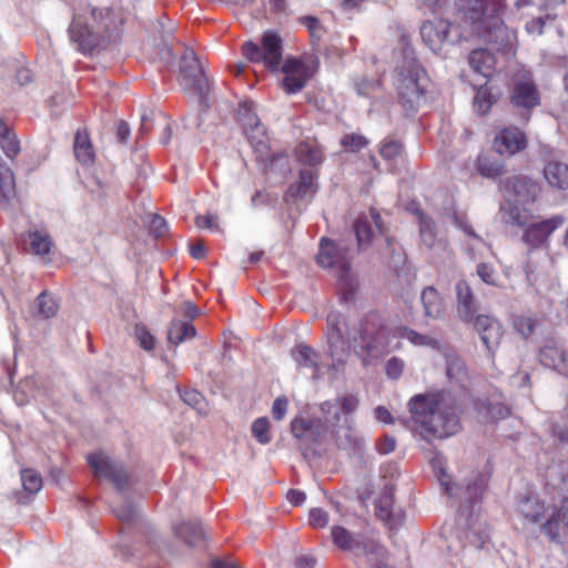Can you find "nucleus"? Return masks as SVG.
I'll return each mask as SVG.
<instances>
[{
  "label": "nucleus",
  "instance_id": "473e14b6",
  "mask_svg": "<svg viewBox=\"0 0 568 568\" xmlns=\"http://www.w3.org/2000/svg\"><path fill=\"white\" fill-rule=\"evenodd\" d=\"M16 197V183L13 173L0 158V204L10 205Z\"/></svg>",
  "mask_w": 568,
  "mask_h": 568
},
{
  "label": "nucleus",
  "instance_id": "9b49d317",
  "mask_svg": "<svg viewBox=\"0 0 568 568\" xmlns=\"http://www.w3.org/2000/svg\"><path fill=\"white\" fill-rule=\"evenodd\" d=\"M318 65V60L314 55L304 59L288 58L280 68L285 77L283 79L284 90L290 93L300 92L306 81L314 74Z\"/></svg>",
  "mask_w": 568,
  "mask_h": 568
},
{
  "label": "nucleus",
  "instance_id": "2f4dec72",
  "mask_svg": "<svg viewBox=\"0 0 568 568\" xmlns=\"http://www.w3.org/2000/svg\"><path fill=\"white\" fill-rule=\"evenodd\" d=\"M291 356L298 367L320 371V354L311 346L301 343L291 351Z\"/></svg>",
  "mask_w": 568,
  "mask_h": 568
},
{
  "label": "nucleus",
  "instance_id": "cd10ccee",
  "mask_svg": "<svg viewBox=\"0 0 568 568\" xmlns=\"http://www.w3.org/2000/svg\"><path fill=\"white\" fill-rule=\"evenodd\" d=\"M420 303L425 317L439 320L445 314V303L434 286L425 287L420 293Z\"/></svg>",
  "mask_w": 568,
  "mask_h": 568
},
{
  "label": "nucleus",
  "instance_id": "aec40b11",
  "mask_svg": "<svg viewBox=\"0 0 568 568\" xmlns=\"http://www.w3.org/2000/svg\"><path fill=\"white\" fill-rule=\"evenodd\" d=\"M327 423L332 427V433L339 448L351 449L355 454L363 453L365 447L364 439L357 435L352 417H343V420L339 423L328 418Z\"/></svg>",
  "mask_w": 568,
  "mask_h": 568
},
{
  "label": "nucleus",
  "instance_id": "864d4df0",
  "mask_svg": "<svg viewBox=\"0 0 568 568\" xmlns=\"http://www.w3.org/2000/svg\"><path fill=\"white\" fill-rule=\"evenodd\" d=\"M378 85L379 83L377 81L367 79L366 77L354 79V89L359 97L371 95Z\"/></svg>",
  "mask_w": 568,
  "mask_h": 568
},
{
  "label": "nucleus",
  "instance_id": "680f3d73",
  "mask_svg": "<svg viewBox=\"0 0 568 568\" xmlns=\"http://www.w3.org/2000/svg\"><path fill=\"white\" fill-rule=\"evenodd\" d=\"M342 144L347 151L356 152L367 144V140L363 135L351 134L343 138Z\"/></svg>",
  "mask_w": 568,
  "mask_h": 568
},
{
  "label": "nucleus",
  "instance_id": "e2e57ef3",
  "mask_svg": "<svg viewBox=\"0 0 568 568\" xmlns=\"http://www.w3.org/2000/svg\"><path fill=\"white\" fill-rule=\"evenodd\" d=\"M149 231L155 236L161 237L168 232L166 221L156 214L151 215L149 221Z\"/></svg>",
  "mask_w": 568,
  "mask_h": 568
},
{
  "label": "nucleus",
  "instance_id": "72a5a7b5",
  "mask_svg": "<svg viewBox=\"0 0 568 568\" xmlns=\"http://www.w3.org/2000/svg\"><path fill=\"white\" fill-rule=\"evenodd\" d=\"M377 517L387 523H393L394 517V488L390 485H386L381 491L375 504Z\"/></svg>",
  "mask_w": 568,
  "mask_h": 568
},
{
  "label": "nucleus",
  "instance_id": "4be33fe9",
  "mask_svg": "<svg viewBox=\"0 0 568 568\" xmlns=\"http://www.w3.org/2000/svg\"><path fill=\"white\" fill-rule=\"evenodd\" d=\"M452 24L447 20L438 19L425 21L420 27V36L425 44L437 52L446 42H454L450 38Z\"/></svg>",
  "mask_w": 568,
  "mask_h": 568
},
{
  "label": "nucleus",
  "instance_id": "bb28decb",
  "mask_svg": "<svg viewBox=\"0 0 568 568\" xmlns=\"http://www.w3.org/2000/svg\"><path fill=\"white\" fill-rule=\"evenodd\" d=\"M539 361L542 366L559 371L568 361L555 338H546L539 349Z\"/></svg>",
  "mask_w": 568,
  "mask_h": 568
},
{
  "label": "nucleus",
  "instance_id": "dca6fc26",
  "mask_svg": "<svg viewBox=\"0 0 568 568\" xmlns=\"http://www.w3.org/2000/svg\"><path fill=\"white\" fill-rule=\"evenodd\" d=\"M438 478L450 497H460L470 505H475L486 489V478L480 473H473L460 486L452 484L448 474L443 468L439 469Z\"/></svg>",
  "mask_w": 568,
  "mask_h": 568
},
{
  "label": "nucleus",
  "instance_id": "2eb2a0df",
  "mask_svg": "<svg viewBox=\"0 0 568 568\" xmlns=\"http://www.w3.org/2000/svg\"><path fill=\"white\" fill-rule=\"evenodd\" d=\"M456 9L474 33L487 21V16L503 11L504 4L501 0H456Z\"/></svg>",
  "mask_w": 568,
  "mask_h": 568
},
{
  "label": "nucleus",
  "instance_id": "79ce46f5",
  "mask_svg": "<svg viewBox=\"0 0 568 568\" xmlns=\"http://www.w3.org/2000/svg\"><path fill=\"white\" fill-rule=\"evenodd\" d=\"M30 246L32 252L39 256H45L50 253L52 246L51 236L44 231H32L29 233Z\"/></svg>",
  "mask_w": 568,
  "mask_h": 568
},
{
  "label": "nucleus",
  "instance_id": "09e8293b",
  "mask_svg": "<svg viewBox=\"0 0 568 568\" xmlns=\"http://www.w3.org/2000/svg\"><path fill=\"white\" fill-rule=\"evenodd\" d=\"M21 481L26 491L36 494L42 488V478L33 469L26 468L21 470Z\"/></svg>",
  "mask_w": 568,
  "mask_h": 568
},
{
  "label": "nucleus",
  "instance_id": "7c9ffc66",
  "mask_svg": "<svg viewBox=\"0 0 568 568\" xmlns=\"http://www.w3.org/2000/svg\"><path fill=\"white\" fill-rule=\"evenodd\" d=\"M517 508L523 517L530 523H538L546 514L544 503L536 495L524 496Z\"/></svg>",
  "mask_w": 568,
  "mask_h": 568
},
{
  "label": "nucleus",
  "instance_id": "f8f14e48",
  "mask_svg": "<svg viewBox=\"0 0 568 568\" xmlns=\"http://www.w3.org/2000/svg\"><path fill=\"white\" fill-rule=\"evenodd\" d=\"M353 256V250L345 242H334L328 239L321 240L317 262L322 267L334 268L341 276H344L349 271Z\"/></svg>",
  "mask_w": 568,
  "mask_h": 568
},
{
  "label": "nucleus",
  "instance_id": "338daca9",
  "mask_svg": "<svg viewBox=\"0 0 568 568\" xmlns=\"http://www.w3.org/2000/svg\"><path fill=\"white\" fill-rule=\"evenodd\" d=\"M217 216L214 214L197 215L195 217V225L199 229H217Z\"/></svg>",
  "mask_w": 568,
  "mask_h": 568
},
{
  "label": "nucleus",
  "instance_id": "0e129e2a",
  "mask_svg": "<svg viewBox=\"0 0 568 568\" xmlns=\"http://www.w3.org/2000/svg\"><path fill=\"white\" fill-rule=\"evenodd\" d=\"M287 408H288V400H287V398L285 396H278L273 402V406H272L273 417L276 420H282L285 417L286 413H287Z\"/></svg>",
  "mask_w": 568,
  "mask_h": 568
},
{
  "label": "nucleus",
  "instance_id": "774afa93",
  "mask_svg": "<svg viewBox=\"0 0 568 568\" xmlns=\"http://www.w3.org/2000/svg\"><path fill=\"white\" fill-rule=\"evenodd\" d=\"M467 538L469 539V544L477 549L484 548L489 540V536L487 534H478L475 529H470L467 532Z\"/></svg>",
  "mask_w": 568,
  "mask_h": 568
},
{
  "label": "nucleus",
  "instance_id": "b1692460",
  "mask_svg": "<svg viewBox=\"0 0 568 568\" xmlns=\"http://www.w3.org/2000/svg\"><path fill=\"white\" fill-rule=\"evenodd\" d=\"M494 146L501 155H514L527 146V140L519 129L507 128L496 135Z\"/></svg>",
  "mask_w": 568,
  "mask_h": 568
},
{
  "label": "nucleus",
  "instance_id": "13d9d810",
  "mask_svg": "<svg viewBox=\"0 0 568 568\" xmlns=\"http://www.w3.org/2000/svg\"><path fill=\"white\" fill-rule=\"evenodd\" d=\"M514 328L523 337L527 338L534 332V321L526 316H516L513 322Z\"/></svg>",
  "mask_w": 568,
  "mask_h": 568
},
{
  "label": "nucleus",
  "instance_id": "4d7b16f0",
  "mask_svg": "<svg viewBox=\"0 0 568 568\" xmlns=\"http://www.w3.org/2000/svg\"><path fill=\"white\" fill-rule=\"evenodd\" d=\"M403 152V146L397 141H385L379 150L381 155L385 160H395L396 158L400 156Z\"/></svg>",
  "mask_w": 568,
  "mask_h": 568
},
{
  "label": "nucleus",
  "instance_id": "a19ab883",
  "mask_svg": "<svg viewBox=\"0 0 568 568\" xmlns=\"http://www.w3.org/2000/svg\"><path fill=\"white\" fill-rule=\"evenodd\" d=\"M296 155L301 162L307 165H317L322 162V150L313 143L303 142L296 149Z\"/></svg>",
  "mask_w": 568,
  "mask_h": 568
},
{
  "label": "nucleus",
  "instance_id": "423d86ee",
  "mask_svg": "<svg viewBox=\"0 0 568 568\" xmlns=\"http://www.w3.org/2000/svg\"><path fill=\"white\" fill-rule=\"evenodd\" d=\"M239 116L242 121L244 132L254 152L256 153L257 160L272 166L275 161L284 158L282 153H273L268 145V138L265 128L260 123L257 115L253 110V102L245 101L240 103Z\"/></svg>",
  "mask_w": 568,
  "mask_h": 568
},
{
  "label": "nucleus",
  "instance_id": "20e7f679",
  "mask_svg": "<svg viewBox=\"0 0 568 568\" xmlns=\"http://www.w3.org/2000/svg\"><path fill=\"white\" fill-rule=\"evenodd\" d=\"M428 77L410 47L402 50L395 69L398 102L407 115H414L426 101Z\"/></svg>",
  "mask_w": 568,
  "mask_h": 568
},
{
  "label": "nucleus",
  "instance_id": "6e6d98bb",
  "mask_svg": "<svg viewBox=\"0 0 568 568\" xmlns=\"http://www.w3.org/2000/svg\"><path fill=\"white\" fill-rule=\"evenodd\" d=\"M134 335L140 343V346L145 351L154 348L155 341L153 335L146 329L144 325H135Z\"/></svg>",
  "mask_w": 568,
  "mask_h": 568
},
{
  "label": "nucleus",
  "instance_id": "69168bd1",
  "mask_svg": "<svg viewBox=\"0 0 568 568\" xmlns=\"http://www.w3.org/2000/svg\"><path fill=\"white\" fill-rule=\"evenodd\" d=\"M454 224L459 227L465 234L476 239L480 240V237L476 234V232L473 230L471 225L468 223L466 216L458 215L454 213L452 215Z\"/></svg>",
  "mask_w": 568,
  "mask_h": 568
},
{
  "label": "nucleus",
  "instance_id": "5701e85b",
  "mask_svg": "<svg viewBox=\"0 0 568 568\" xmlns=\"http://www.w3.org/2000/svg\"><path fill=\"white\" fill-rule=\"evenodd\" d=\"M510 101L515 106L527 110L539 104V93L530 77H524V79L515 81Z\"/></svg>",
  "mask_w": 568,
  "mask_h": 568
},
{
  "label": "nucleus",
  "instance_id": "412c9836",
  "mask_svg": "<svg viewBox=\"0 0 568 568\" xmlns=\"http://www.w3.org/2000/svg\"><path fill=\"white\" fill-rule=\"evenodd\" d=\"M564 223L561 216L531 223L524 230L523 241L531 248H540L547 245L551 234Z\"/></svg>",
  "mask_w": 568,
  "mask_h": 568
},
{
  "label": "nucleus",
  "instance_id": "39448f33",
  "mask_svg": "<svg viewBox=\"0 0 568 568\" xmlns=\"http://www.w3.org/2000/svg\"><path fill=\"white\" fill-rule=\"evenodd\" d=\"M546 493L554 501L560 500L561 506L552 509L541 530L551 541L560 542L568 536V476H561L557 467L547 470Z\"/></svg>",
  "mask_w": 568,
  "mask_h": 568
},
{
  "label": "nucleus",
  "instance_id": "a211bd4d",
  "mask_svg": "<svg viewBox=\"0 0 568 568\" xmlns=\"http://www.w3.org/2000/svg\"><path fill=\"white\" fill-rule=\"evenodd\" d=\"M326 427L320 418L295 417L291 422V433L301 449H310L324 436Z\"/></svg>",
  "mask_w": 568,
  "mask_h": 568
},
{
  "label": "nucleus",
  "instance_id": "f3484780",
  "mask_svg": "<svg viewBox=\"0 0 568 568\" xmlns=\"http://www.w3.org/2000/svg\"><path fill=\"white\" fill-rule=\"evenodd\" d=\"M88 463L97 476L109 479L118 489L126 487L129 475L122 463L104 453L89 455Z\"/></svg>",
  "mask_w": 568,
  "mask_h": 568
},
{
  "label": "nucleus",
  "instance_id": "c03bdc74",
  "mask_svg": "<svg viewBox=\"0 0 568 568\" xmlns=\"http://www.w3.org/2000/svg\"><path fill=\"white\" fill-rule=\"evenodd\" d=\"M496 102V98L491 94L487 87H480L474 98V108L477 113L486 114L491 105Z\"/></svg>",
  "mask_w": 568,
  "mask_h": 568
},
{
  "label": "nucleus",
  "instance_id": "a878e982",
  "mask_svg": "<svg viewBox=\"0 0 568 568\" xmlns=\"http://www.w3.org/2000/svg\"><path fill=\"white\" fill-rule=\"evenodd\" d=\"M544 161L542 174L547 184L555 190H568V164L552 155Z\"/></svg>",
  "mask_w": 568,
  "mask_h": 568
},
{
  "label": "nucleus",
  "instance_id": "4468645a",
  "mask_svg": "<svg viewBox=\"0 0 568 568\" xmlns=\"http://www.w3.org/2000/svg\"><path fill=\"white\" fill-rule=\"evenodd\" d=\"M501 13L503 11H499L487 16V21L478 27L474 33H476L481 40L493 44L496 50L509 51L513 49L516 40V33L505 26L501 20Z\"/></svg>",
  "mask_w": 568,
  "mask_h": 568
},
{
  "label": "nucleus",
  "instance_id": "37998d69",
  "mask_svg": "<svg viewBox=\"0 0 568 568\" xmlns=\"http://www.w3.org/2000/svg\"><path fill=\"white\" fill-rule=\"evenodd\" d=\"M36 307L38 311V314L41 315L44 318H50L57 315L59 305L54 298V296L43 291L36 301Z\"/></svg>",
  "mask_w": 568,
  "mask_h": 568
},
{
  "label": "nucleus",
  "instance_id": "49530a36",
  "mask_svg": "<svg viewBox=\"0 0 568 568\" xmlns=\"http://www.w3.org/2000/svg\"><path fill=\"white\" fill-rule=\"evenodd\" d=\"M419 233L422 242L429 248L436 244V227L430 217L422 215L419 217Z\"/></svg>",
  "mask_w": 568,
  "mask_h": 568
},
{
  "label": "nucleus",
  "instance_id": "ea45409f",
  "mask_svg": "<svg viewBox=\"0 0 568 568\" xmlns=\"http://www.w3.org/2000/svg\"><path fill=\"white\" fill-rule=\"evenodd\" d=\"M446 375L452 383L463 384L467 376V371L464 361L459 356H446Z\"/></svg>",
  "mask_w": 568,
  "mask_h": 568
},
{
  "label": "nucleus",
  "instance_id": "9d476101",
  "mask_svg": "<svg viewBox=\"0 0 568 568\" xmlns=\"http://www.w3.org/2000/svg\"><path fill=\"white\" fill-rule=\"evenodd\" d=\"M333 544L341 550L351 551L356 556H376L379 559L385 554V548L373 539H365L361 534L352 532L343 526L331 528Z\"/></svg>",
  "mask_w": 568,
  "mask_h": 568
},
{
  "label": "nucleus",
  "instance_id": "5fc2aeb1",
  "mask_svg": "<svg viewBox=\"0 0 568 568\" xmlns=\"http://www.w3.org/2000/svg\"><path fill=\"white\" fill-rule=\"evenodd\" d=\"M477 275L480 280L488 285H498V275L493 265L488 263H480L477 265Z\"/></svg>",
  "mask_w": 568,
  "mask_h": 568
},
{
  "label": "nucleus",
  "instance_id": "bf43d9fd",
  "mask_svg": "<svg viewBox=\"0 0 568 568\" xmlns=\"http://www.w3.org/2000/svg\"><path fill=\"white\" fill-rule=\"evenodd\" d=\"M404 361L398 357L389 358L385 364V372L388 378L398 379L404 371Z\"/></svg>",
  "mask_w": 568,
  "mask_h": 568
},
{
  "label": "nucleus",
  "instance_id": "c756f323",
  "mask_svg": "<svg viewBox=\"0 0 568 568\" xmlns=\"http://www.w3.org/2000/svg\"><path fill=\"white\" fill-rule=\"evenodd\" d=\"M468 62L476 73L489 78L495 70L496 58L489 50L480 48L470 52Z\"/></svg>",
  "mask_w": 568,
  "mask_h": 568
},
{
  "label": "nucleus",
  "instance_id": "f257e3e1",
  "mask_svg": "<svg viewBox=\"0 0 568 568\" xmlns=\"http://www.w3.org/2000/svg\"><path fill=\"white\" fill-rule=\"evenodd\" d=\"M413 430L429 440L448 438L462 429L457 400L448 393L418 394L409 399Z\"/></svg>",
  "mask_w": 568,
  "mask_h": 568
},
{
  "label": "nucleus",
  "instance_id": "a18cd8bd",
  "mask_svg": "<svg viewBox=\"0 0 568 568\" xmlns=\"http://www.w3.org/2000/svg\"><path fill=\"white\" fill-rule=\"evenodd\" d=\"M158 26L163 33V37H162L163 43L161 44L160 50H159V60L165 65L173 64V62H174L173 51L166 41L169 36L172 34L173 28L172 27L166 28L162 21H158Z\"/></svg>",
  "mask_w": 568,
  "mask_h": 568
},
{
  "label": "nucleus",
  "instance_id": "6ab92c4d",
  "mask_svg": "<svg viewBox=\"0 0 568 568\" xmlns=\"http://www.w3.org/2000/svg\"><path fill=\"white\" fill-rule=\"evenodd\" d=\"M456 316L458 321L468 325L480 314L479 302L476 298L470 285L465 280H459L455 285Z\"/></svg>",
  "mask_w": 568,
  "mask_h": 568
},
{
  "label": "nucleus",
  "instance_id": "c9c22d12",
  "mask_svg": "<svg viewBox=\"0 0 568 568\" xmlns=\"http://www.w3.org/2000/svg\"><path fill=\"white\" fill-rule=\"evenodd\" d=\"M196 335L195 327L190 322L173 320L168 329V341L173 345H179Z\"/></svg>",
  "mask_w": 568,
  "mask_h": 568
},
{
  "label": "nucleus",
  "instance_id": "f704fd0d",
  "mask_svg": "<svg viewBox=\"0 0 568 568\" xmlns=\"http://www.w3.org/2000/svg\"><path fill=\"white\" fill-rule=\"evenodd\" d=\"M73 151L77 161L82 165H90L93 163L94 151L88 133L81 131L75 133Z\"/></svg>",
  "mask_w": 568,
  "mask_h": 568
},
{
  "label": "nucleus",
  "instance_id": "3c124183",
  "mask_svg": "<svg viewBox=\"0 0 568 568\" xmlns=\"http://www.w3.org/2000/svg\"><path fill=\"white\" fill-rule=\"evenodd\" d=\"M113 514L120 520L131 523L139 516V510L130 500H123L120 506L113 508Z\"/></svg>",
  "mask_w": 568,
  "mask_h": 568
},
{
  "label": "nucleus",
  "instance_id": "f03ea898",
  "mask_svg": "<svg viewBox=\"0 0 568 568\" xmlns=\"http://www.w3.org/2000/svg\"><path fill=\"white\" fill-rule=\"evenodd\" d=\"M326 342L327 355L333 361L332 367L335 371L346 363L349 356V349L355 352L359 348L362 352L371 355H377L385 349L382 342L384 331H374L367 324L362 322H351L344 314L332 311L326 318Z\"/></svg>",
  "mask_w": 568,
  "mask_h": 568
},
{
  "label": "nucleus",
  "instance_id": "e433bc0d",
  "mask_svg": "<svg viewBox=\"0 0 568 568\" xmlns=\"http://www.w3.org/2000/svg\"><path fill=\"white\" fill-rule=\"evenodd\" d=\"M317 174L313 169H304L300 172V180L295 186V194L301 199L312 197L317 191ZM294 186L291 187V191Z\"/></svg>",
  "mask_w": 568,
  "mask_h": 568
},
{
  "label": "nucleus",
  "instance_id": "8fccbe9b",
  "mask_svg": "<svg viewBox=\"0 0 568 568\" xmlns=\"http://www.w3.org/2000/svg\"><path fill=\"white\" fill-rule=\"evenodd\" d=\"M268 427L270 424L266 417H260L252 424V434L262 445L268 444L272 439Z\"/></svg>",
  "mask_w": 568,
  "mask_h": 568
},
{
  "label": "nucleus",
  "instance_id": "1a4fd4ad",
  "mask_svg": "<svg viewBox=\"0 0 568 568\" xmlns=\"http://www.w3.org/2000/svg\"><path fill=\"white\" fill-rule=\"evenodd\" d=\"M242 52L251 62H263L267 69L277 71L282 63V39L275 31L267 30L262 37V47L248 41L243 44Z\"/></svg>",
  "mask_w": 568,
  "mask_h": 568
},
{
  "label": "nucleus",
  "instance_id": "4c0bfd02",
  "mask_svg": "<svg viewBox=\"0 0 568 568\" xmlns=\"http://www.w3.org/2000/svg\"><path fill=\"white\" fill-rule=\"evenodd\" d=\"M0 145L9 159H14L20 152V144L17 135L11 131L3 120L0 119Z\"/></svg>",
  "mask_w": 568,
  "mask_h": 568
},
{
  "label": "nucleus",
  "instance_id": "6e6552de",
  "mask_svg": "<svg viewBox=\"0 0 568 568\" xmlns=\"http://www.w3.org/2000/svg\"><path fill=\"white\" fill-rule=\"evenodd\" d=\"M513 197H508L499 209L501 220L506 224L526 226V215L523 205L534 201L536 196V184L525 176L515 178L511 182Z\"/></svg>",
  "mask_w": 568,
  "mask_h": 568
},
{
  "label": "nucleus",
  "instance_id": "7ed1b4c3",
  "mask_svg": "<svg viewBox=\"0 0 568 568\" xmlns=\"http://www.w3.org/2000/svg\"><path fill=\"white\" fill-rule=\"evenodd\" d=\"M121 22V19L108 8L91 9L90 18L74 13L69 27L70 41L81 53H91L120 39Z\"/></svg>",
  "mask_w": 568,
  "mask_h": 568
},
{
  "label": "nucleus",
  "instance_id": "de8ad7c7",
  "mask_svg": "<svg viewBox=\"0 0 568 568\" xmlns=\"http://www.w3.org/2000/svg\"><path fill=\"white\" fill-rule=\"evenodd\" d=\"M180 396L186 405L194 408L199 414L205 415L207 413L206 402L200 392L190 389L181 393Z\"/></svg>",
  "mask_w": 568,
  "mask_h": 568
},
{
  "label": "nucleus",
  "instance_id": "0eeeda50",
  "mask_svg": "<svg viewBox=\"0 0 568 568\" xmlns=\"http://www.w3.org/2000/svg\"><path fill=\"white\" fill-rule=\"evenodd\" d=\"M180 84L185 91H193L200 97L201 111L209 109V81L203 64L191 48H185L180 61Z\"/></svg>",
  "mask_w": 568,
  "mask_h": 568
},
{
  "label": "nucleus",
  "instance_id": "603ef678",
  "mask_svg": "<svg viewBox=\"0 0 568 568\" xmlns=\"http://www.w3.org/2000/svg\"><path fill=\"white\" fill-rule=\"evenodd\" d=\"M354 231L359 247L366 246L371 243L373 230L366 220H357L354 225Z\"/></svg>",
  "mask_w": 568,
  "mask_h": 568
},
{
  "label": "nucleus",
  "instance_id": "ddd939ff",
  "mask_svg": "<svg viewBox=\"0 0 568 568\" xmlns=\"http://www.w3.org/2000/svg\"><path fill=\"white\" fill-rule=\"evenodd\" d=\"M479 336L483 346L486 349L487 357L494 362L497 349L505 335L503 323L491 314L479 315L475 321L468 324Z\"/></svg>",
  "mask_w": 568,
  "mask_h": 568
},
{
  "label": "nucleus",
  "instance_id": "58836bf2",
  "mask_svg": "<svg viewBox=\"0 0 568 568\" xmlns=\"http://www.w3.org/2000/svg\"><path fill=\"white\" fill-rule=\"evenodd\" d=\"M397 335L403 339H407L415 346H426L434 349L439 347V343L436 338H433L429 335L420 334L406 326L399 327L397 331Z\"/></svg>",
  "mask_w": 568,
  "mask_h": 568
},
{
  "label": "nucleus",
  "instance_id": "393cba45",
  "mask_svg": "<svg viewBox=\"0 0 568 568\" xmlns=\"http://www.w3.org/2000/svg\"><path fill=\"white\" fill-rule=\"evenodd\" d=\"M358 407V398L354 395H346L335 400H326L321 404V412L326 416V420L339 423L343 417H351Z\"/></svg>",
  "mask_w": 568,
  "mask_h": 568
},
{
  "label": "nucleus",
  "instance_id": "052dcab7",
  "mask_svg": "<svg viewBox=\"0 0 568 568\" xmlns=\"http://www.w3.org/2000/svg\"><path fill=\"white\" fill-rule=\"evenodd\" d=\"M308 521L314 528H324L328 524V514L322 508H312L308 514Z\"/></svg>",
  "mask_w": 568,
  "mask_h": 568
},
{
  "label": "nucleus",
  "instance_id": "c85d7f7f",
  "mask_svg": "<svg viewBox=\"0 0 568 568\" xmlns=\"http://www.w3.org/2000/svg\"><path fill=\"white\" fill-rule=\"evenodd\" d=\"M175 536L190 547H201L205 544V532L199 521H183L173 527Z\"/></svg>",
  "mask_w": 568,
  "mask_h": 568
}]
</instances>
